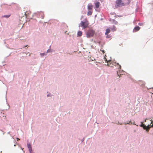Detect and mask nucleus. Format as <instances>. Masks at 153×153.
<instances>
[{
    "label": "nucleus",
    "instance_id": "nucleus-1",
    "mask_svg": "<svg viewBox=\"0 0 153 153\" xmlns=\"http://www.w3.org/2000/svg\"><path fill=\"white\" fill-rule=\"evenodd\" d=\"M95 33V31L91 29H90L86 33V37L90 38L93 37Z\"/></svg>",
    "mask_w": 153,
    "mask_h": 153
},
{
    "label": "nucleus",
    "instance_id": "nucleus-2",
    "mask_svg": "<svg viewBox=\"0 0 153 153\" xmlns=\"http://www.w3.org/2000/svg\"><path fill=\"white\" fill-rule=\"evenodd\" d=\"M89 25L88 21L86 19L85 22H81L79 25V27L81 26L83 28L85 29L87 28Z\"/></svg>",
    "mask_w": 153,
    "mask_h": 153
},
{
    "label": "nucleus",
    "instance_id": "nucleus-3",
    "mask_svg": "<svg viewBox=\"0 0 153 153\" xmlns=\"http://www.w3.org/2000/svg\"><path fill=\"white\" fill-rule=\"evenodd\" d=\"M125 5L124 3L123 2L122 0H117L116 1L115 7H121Z\"/></svg>",
    "mask_w": 153,
    "mask_h": 153
},
{
    "label": "nucleus",
    "instance_id": "nucleus-4",
    "mask_svg": "<svg viewBox=\"0 0 153 153\" xmlns=\"http://www.w3.org/2000/svg\"><path fill=\"white\" fill-rule=\"evenodd\" d=\"M26 18L28 19H31L32 17L31 16V12L29 10H28L26 11L25 12H24Z\"/></svg>",
    "mask_w": 153,
    "mask_h": 153
},
{
    "label": "nucleus",
    "instance_id": "nucleus-5",
    "mask_svg": "<svg viewBox=\"0 0 153 153\" xmlns=\"http://www.w3.org/2000/svg\"><path fill=\"white\" fill-rule=\"evenodd\" d=\"M140 29V27H139V26H137V27H136L133 29V32H135L138 31Z\"/></svg>",
    "mask_w": 153,
    "mask_h": 153
},
{
    "label": "nucleus",
    "instance_id": "nucleus-6",
    "mask_svg": "<svg viewBox=\"0 0 153 153\" xmlns=\"http://www.w3.org/2000/svg\"><path fill=\"white\" fill-rule=\"evenodd\" d=\"M27 147L28 148L30 152V153H31L32 152V149L31 145L30 144L28 143L27 144Z\"/></svg>",
    "mask_w": 153,
    "mask_h": 153
},
{
    "label": "nucleus",
    "instance_id": "nucleus-7",
    "mask_svg": "<svg viewBox=\"0 0 153 153\" xmlns=\"http://www.w3.org/2000/svg\"><path fill=\"white\" fill-rule=\"evenodd\" d=\"M93 6L91 4H89L88 5V10H92Z\"/></svg>",
    "mask_w": 153,
    "mask_h": 153
},
{
    "label": "nucleus",
    "instance_id": "nucleus-8",
    "mask_svg": "<svg viewBox=\"0 0 153 153\" xmlns=\"http://www.w3.org/2000/svg\"><path fill=\"white\" fill-rule=\"evenodd\" d=\"M39 16H40L41 18L43 19L44 17V14L42 12H40L39 13Z\"/></svg>",
    "mask_w": 153,
    "mask_h": 153
},
{
    "label": "nucleus",
    "instance_id": "nucleus-9",
    "mask_svg": "<svg viewBox=\"0 0 153 153\" xmlns=\"http://www.w3.org/2000/svg\"><path fill=\"white\" fill-rule=\"evenodd\" d=\"M111 31L110 30L109 28L106 29V32L105 33V35H108L109 33H110Z\"/></svg>",
    "mask_w": 153,
    "mask_h": 153
},
{
    "label": "nucleus",
    "instance_id": "nucleus-10",
    "mask_svg": "<svg viewBox=\"0 0 153 153\" xmlns=\"http://www.w3.org/2000/svg\"><path fill=\"white\" fill-rule=\"evenodd\" d=\"M111 30L112 31L114 32L116 30L117 28L114 26H113V27L111 28Z\"/></svg>",
    "mask_w": 153,
    "mask_h": 153
},
{
    "label": "nucleus",
    "instance_id": "nucleus-11",
    "mask_svg": "<svg viewBox=\"0 0 153 153\" xmlns=\"http://www.w3.org/2000/svg\"><path fill=\"white\" fill-rule=\"evenodd\" d=\"M100 3L99 2H97L95 3V5L96 8H98L99 7Z\"/></svg>",
    "mask_w": 153,
    "mask_h": 153
},
{
    "label": "nucleus",
    "instance_id": "nucleus-12",
    "mask_svg": "<svg viewBox=\"0 0 153 153\" xmlns=\"http://www.w3.org/2000/svg\"><path fill=\"white\" fill-rule=\"evenodd\" d=\"M92 11H89L87 13V15L88 16H90L92 14Z\"/></svg>",
    "mask_w": 153,
    "mask_h": 153
},
{
    "label": "nucleus",
    "instance_id": "nucleus-13",
    "mask_svg": "<svg viewBox=\"0 0 153 153\" xmlns=\"http://www.w3.org/2000/svg\"><path fill=\"white\" fill-rule=\"evenodd\" d=\"M77 34L79 36H81L82 34V32L81 31H79L78 32Z\"/></svg>",
    "mask_w": 153,
    "mask_h": 153
},
{
    "label": "nucleus",
    "instance_id": "nucleus-14",
    "mask_svg": "<svg viewBox=\"0 0 153 153\" xmlns=\"http://www.w3.org/2000/svg\"><path fill=\"white\" fill-rule=\"evenodd\" d=\"M111 64V62H107V65L108 66H110V65Z\"/></svg>",
    "mask_w": 153,
    "mask_h": 153
},
{
    "label": "nucleus",
    "instance_id": "nucleus-15",
    "mask_svg": "<svg viewBox=\"0 0 153 153\" xmlns=\"http://www.w3.org/2000/svg\"><path fill=\"white\" fill-rule=\"evenodd\" d=\"M106 35V38H109L110 37V36L109 35H108H108Z\"/></svg>",
    "mask_w": 153,
    "mask_h": 153
},
{
    "label": "nucleus",
    "instance_id": "nucleus-16",
    "mask_svg": "<svg viewBox=\"0 0 153 153\" xmlns=\"http://www.w3.org/2000/svg\"><path fill=\"white\" fill-rule=\"evenodd\" d=\"M40 55L41 56H43L44 55H45V53H41L40 54Z\"/></svg>",
    "mask_w": 153,
    "mask_h": 153
},
{
    "label": "nucleus",
    "instance_id": "nucleus-17",
    "mask_svg": "<svg viewBox=\"0 0 153 153\" xmlns=\"http://www.w3.org/2000/svg\"><path fill=\"white\" fill-rule=\"evenodd\" d=\"M10 16V15H5L4 16V17L6 18H8Z\"/></svg>",
    "mask_w": 153,
    "mask_h": 153
},
{
    "label": "nucleus",
    "instance_id": "nucleus-18",
    "mask_svg": "<svg viewBox=\"0 0 153 153\" xmlns=\"http://www.w3.org/2000/svg\"><path fill=\"white\" fill-rule=\"evenodd\" d=\"M138 25L140 26H141L143 24L141 23H139Z\"/></svg>",
    "mask_w": 153,
    "mask_h": 153
},
{
    "label": "nucleus",
    "instance_id": "nucleus-19",
    "mask_svg": "<svg viewBox=\"0 0 153 153\" xmlns=\"http://www.w3.org/2000/svg\"><path fill=\"white\" fill-rule=\"evenodd\" d=\"M112 63L113 65H115V64H116V63L114 62H112Z\"/></svg>",
    "mask_w": 153,
    "mask_h": 153
},
{
    "label": "nucleus",
    "instance_id": "nucleus-20",
    "mask_svg": "<svg viewBox=\"0 0 153 153\" xmlns=\"http://www.w3.org/2000/svg\"><path fill=\"white\" fill-rule=\"evenodd\" d=\"M17 141H18L19 140H20V139L18 138H17Z\"/></svg>",
    "mask_w": 153,
    "mask_h": 153
},
{
    "label": "nucleus",
    "instance_id": "nucleus-21",
    "mask_svg": "<svg viewBox=\"0 0 153 153\" xmlns=\"http://www.w3.org/2000/svg\"><path fill=\"white\" fill-rule=\"evenodd\" d=\"M119 68L120 69L121 68L120 65H119Z\"/></svg>",
    "mask_w": 153,
    "mask_h": 153
},
{
    "label": "nucleus",
    "instance_id": "nucleus-22",
    "mask_svg": "<svg viewBox=\"0 0 153 153\" xmlns=\"http://www.w3.org/2000/svg\"><path fill=\"white\" fill-rule=\"evenodd\" d=\"M102 52L103 53L104 52V51H102Z\"/></svg>",
    "mask_w": 153,
    "mask_h": 153
},
{
    "label": "nucleus",
    "instance_id": "nucleus-23",
    "mask_svg": "<svg viewBox=\"0 0 153 153\" xmlns=\"http://www.w3.org/2000/svg\"><path fill=\"white\" fill-rule=\"evenodd\" d=\"M16 146V145H14V146Z\"/></svg>",
    "mask_w": 153,
    "mask_h": 153
},
{
    "label": "nucleus",
    "instance_id": "nucleus-24",
    "mask_svg": "<svg viewBox=\"0 0 153 153\" xmlns=\"http://www.w3.org/2000/svg\"><path fill=\"white\" fill-rule=\"evenodd\" d=\"M48 51H49V50H48V52H49Z\"/></svg>",
    "mask_w": 153,
    "mask_h": 153
},
{
    "label": "nucleus",
    "instance_id": "nucleus-25",
    "mask_svg": "<svg viewBox=\"0 0 153 153\" xmlns=\"http://www.w3.org/2000/svg\"><path fill=\"white\" fill-rule=\"evenodd\" d=\"M117 65H119V64L118 63L117 64Z\"/></svg>",
    "mask_w": 153,
    "mask_h": 153
},
{
    "label": "nucleus",
    "instance_id": "nucleus-26",
    "mask_svg": "<svg viewBox=\"0 0 153 153\" xmlns=\"http://www.w3.org/2000/svg\"><path fill=\"white\" fill-rule=\"evenodd\" d=\"M129 123H127V124H129Z\"/></svg>",
    "mask_w": 153,
    "mask_h": 153
},
{
    "label": "nucleus",
    "instance_id": "nucleus-27",
    "mask_svg": "<svg viewBox=\"0 0 153 153\" xmlns=\"http://www.w3.org/2000/svg\"><path fill=\"white\" fill-rule=\"evenodd\" d=\"M49 95H48V96H49Z\"/></svg>",
    "mask_w": 153,
    "mask_h": 153
},
{
    "label": "nucleus",
    "instance_id": "nucleus-28",
    "mask_svg": "<svg viewBox=\"0 0 153 153\" xmlns=\"http://www.w3.org/2000/svg\"><path fill=\"white\" fill-rule=\"evenodd\" d=\"M131 121H129V123H131Z\"/></svg>",
    "mask_w": 153,
    "mask_h": 153
}]
</instances>
